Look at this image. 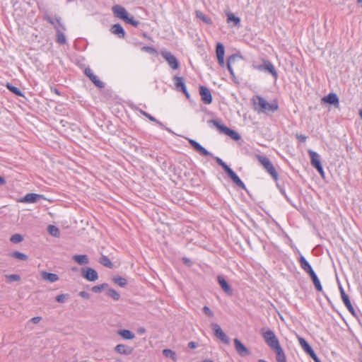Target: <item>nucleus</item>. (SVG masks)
Instances as JSON below:
<instances>
[{
	"label": "nucleus",
	"mask_w": 362,
	"mask_h": 362,
	"mask_svg": "<svg viewBox=\"0 0 362 362\" xmlns=\"http://www.w3.org/2000/svg\"><path fill=\"white\" fill-rule=\"evenodd\" d=\"M253 102L255 106L258 105L259 110L262 112H274L278 109L277 103L274 102L270 104L261 96H255Z\"/></svg>",
	"instance_id": "f257e3e1"
},
{
	"label": "nucleus",
	"mask_w": 362,
	"mask_h": 362,
	"mask_svg": "<svg viewBox=\"0 0 362 362\" xmlns=\"http://www.w3.org/2000/svg\"><path fill=\"white\" fill-rule=\"evenodd\" d=\"M209 123H212L214 126L219 131L221 134H224L230 136L232 139L235 141H238L240 139V134L235 131L230 129L228 127L221 124V121L216 119H211L209 121Z\"/></svg>",
	"instance_id": "f03ea898"
},
{
	"label": "nucleus",
	"mask_w": 362,
	"mask_h": 362,
	"mask_svg": "<svg viewBox=\"0 0 362 362\" xmlns=\"http://www.w3.org/2000/svg\"><path fill=\"white\" fill-rule=\"evenodd\" d=\"M260 333L266 344L272 349L280 346L279 341L272 330L264 327L261 329Z\"/></svg>",
	"instance_id": "7ed1b4c3"
},
{
	"label": "nucleus",
	"mask_w": 362,
	"mask_h": 362,
	"mask_svg": "<svg viewBox=\"0 0 362 362\" xmlns=\"http://www.w3.org/2000/svg\"><path fill=\"white\" fill-rule=\"evenodd\" d=\"M256 158L262 165L267 173L274 178V180H277L279 177L278 173L269 159L266 156L259 154L256 155Z\"/></svg>",
	"instance_id": "20e7f679"
},
{
	"label": "nucleus",
	"mask_w": 362,
	"mask_h": 362,
	"mask_svg": "<svg viewBox=\"0 0 362 362\" xmlns=\"http://www.w3.org/2000/svg\"><path fill=\"white\" fill-rule=\"evenodd\" d=\"M254 68L258 71L271 74L275 80L278 78V73L274 66L268 60L264 59L262 64L254 66Z\"/></svg>",
	"instance_id": "39448f33"
},
{
	"label": "nucleus",
	"mask_w": 362,
	"mask_h": 362,
	"mask_svg": "<svg viewBox=\"0 0 362 362\" xmlns=\"http://www.w3.org/2000/svg\"><path fill=\"white\" fill-rule=\"evenodd\" d=\"M161 56L166 60L168 65L173 69H177L180 67V63L176 57L170 52L163 49L160 51Z\"/></svg>",
	"instance_id": "423d86ee"
},
{
	"label": "nucleus",
	"mask_w": 362,
	"mask_h": 362,
	"mask_svg": "<svg viewBox=\"0 0 362 362\" xmlns=\"http://www.w3.org/2000/svg\"><path fill=\"white\" fill-rule=\"evenodd\" d=\"M211 327L212 328L214 335L219 339L223 343L226 344H229L230 340L229 338L226 336L224 332L222 330L221 327L217 323H211Z\"/></svg>",
	"instance_id": "0eeeda50"
},
{
	"label": "nucleus",
	"mask_w": 362,
	"mask_h": 362,
	"mask_svg": "<svg viewBox=\"0 0 362 362\" xmlns=\"http://www.w3.org/2000/svg\"><path fill=\"white\" fill-rule=\"evenodd\" d=\"M81 273V276L89 281H95L98 279V272L90 267H83Z\"/></svg>",
	"instance_id": "6e6552de"
},
{
	"label": "nucleus",
	"mask_w": 362,
	"mask_h": 362,
	"mask_svg": "<svg viewBox=\"0 0 362 362\" xmlns=\"http://www.w3.org/2000/svg\"><path fill=\"white\" fill-rule=\"evenodd\" d=\"M173 81L175 82V89L178 91L182 92L185 95L186 98L189 99V94L187 90L183 77L175 76L173 77Z\"/></svg>",
	"instance_id": "1a4fd4ad"
},
{
	"label": "nucleus",
	"mask_w": 362,
	"mask_h": 362,
	"mask_svg": "<svg viewBox=\"0 0 362 362\" xmlns=\"http://www.w3.org/2000/svg\"><path fill=\"white\" fill-rule=\"evenodd\" d=\"M235 349L240 356H247L250 355V351L238 339H234Z\"/></svg>",
	"instance_id": "9d476101"
},
{
	"label": "nucleus",
	"mask_w": 362,
	"mask_h": 362,
	"mask_svg": "<svg viewBox=\"0 0 362 362\" xmlns=\"http://www.w3.org/2000/svg\"><path fill=\"white\" fill-rule=\"evenodd\" d=\"M199 94L202 102L204 104L209 105L212 102V95L211 91L206 86H201L199 87Z\"/></svg>",
	"instance_id": "9b49d317"
},
{
	"label": "nucleus",
	"mask_w": 362,
	"mask_h": 362,
	"mask_svg": "<svg viewBox=\"0 0 362 362\" xmlns=\"http://www.w3.org/2000/svg\"><path fill=\"white\" fill-rule=\"evenodd\" d=\"M112 11L115 16H116L117 18H119L123 20L124 21H125V19H127L129 13L124 7L119 5H115L112 6Z\"/></svg>",
	"instance_id": "f8f14e48"
},
{
	"label": "nucleus",
	"mask_w": 362,
	"mask_h": 362,
	"mask_svg": "<svg viewBox=\"0 0 362 362\" xmlns=\"http://www.w3.org/2000/svg\"><path fill=\"white\" fill-rule=\"evenodd\" d=\"M43 198L44 197L42 194L28 193L25 194L23 198L20 199L18 202L21 203H35L39 199Z\"/></svg>",
	"instance_id": "ddd939ff"
},
{
	"label": "nucleus",
	"mask_w": 362,
	"mask_h": 362,
	"mask_svg": "<svg viewBox=\"0 0 362 362\" xmlns=\"http://www.w3.org/2000/svg\"><path fill=\"white\" fill-rule=\"evenodd\" d=\"M240 58L237 54H233L230 56L227 61V67L230 75L234 78L233 66H236L238 62H240Z\"/></svg>",
	"instance_id": "4468645a"
},
{
	"label": "nucleus",
	"mask_w": 362,
	"mask_h": 362,
	"mask_svg": "<svg viewBox=\"0 0 362 362\" xmlns=\"http://www.w3.org/2000/svg\"><path fill=\"white\" fill-rule=\"evenodd\" d=\"M339 291H340V294H341V299H342L345 306L346 307L348 310L352 315H355V310H354V307L351 305V301L349 300V296L345 293V291H344L343 288L341 286H339Z\"/></svg>",
	"instance_id": "2eb2a0df"
},
{
	"label": "nucleus",
	"mask_w": 362,
	"mask_h": 362,
	"mask_svg": "<svg viewBox=\"0 0 362 362\" xmlns=\"http://www.w3.org/2000/svg\"><path fill=\"white\" fill-rule=\"evenodd\" d=\"M228 176L233 180V182L239 187L243 189L247 190L245 185L243 182L239 178V177L235 173V172L230 168L226 172Z\"/></svg>",
	"instance_id": "dca6fc26"
},
{
	"label": "nucleus",
	"mask_w": 362,
	"mask_h": 362,
	"mask_svg": "<svg viewBox=\"0 0 362 362\" xmlns=\"http://www.w3.org/2000/svg\"><path fill=\"white\" fill-rule=\"evenodd\" d=\"M189 143L193 147V148L202 156H207L211 155L210 152H209L205 148H204L195 140L189 139Z\"/></svg>",
	"instance_id": "f3484780"
},
{
	"label": "nucleus",
	"mask_w": 362,
	"mask_h": 362,
	"mask_svg": "<svg viewBox=\"0 0 362 362\" xmlns=\"http://www.w3.org/2000/svg\"><path fill=\"white\" fill-rule=\"evenodd\" d=\"M216 57H217L218 64L221 66H223L225 65V62H224L225 48H224V46L223 45V44H221V42H218L216 44Z\"/></svg>",
	"instance_id": "a211bd4d"
},
{
	"label": "nucleus",
	"mask_w": 362,
	"mask_h": 362,
	"mask_svg": "<svg viewBox=\"0 0 362 362\" xmlns=\"http://www.w3.org/2000/svg\"><path fill=\"white\" fill-rule=\"evenodd\" d=\"M85 74L97 87H104V83L98 78V77L93 74V71L90 68H87L85 69Z\"/></svg>",
	"instance_id": "6ab92c4d"
},
{
	"label": "nucleus",
	"mask_w": 362,
	"mask_h": 362,
	"mask_svg": "<svg viewBox=\"0 0 362 362\" xmlns=\"http://www.w3.org/2000/svg\"><path fill=\"white\" fill-rule=\"evenodd\" d=\"M322 102L334 105L336 107H339V98L337 94L334 93H330L327 96L323 97L322 98Z\"/></svg>",
	"instance_id": "aec40b11"
},
{
	"label": "nucleus",
	"mask_w": 362,
	"mask_h": 362,
	"mask_svg": "<svg viewBox=\"0 0 362 362\" xmlns=\"http://www.w3.org/2000/svg\"><path fill=\"white\" fill-rule=\"evenodd\" d=\"M218 282L223 289V291L228 296L233 295V290L231 287L229 286L228 282L226 281V279L222 276H218L217 277Z\"/></svg>",
	"instance_id": "412c9836"
},
{
	"label": "nucleus",
	"mask_w": 362,
	"mask_h": 362,
	"mask_svg": "<svg viewBox=\"0 0 362 362\" xmlns=\"http://www.w3.org/2000/svg\"><path fill=\"white\" fill-rule=\"evenodd\" d=\"M133 348L125 345V344H118L115 347V351L122 355H130L133 352Z\"/></svg>",
	"instance_id": "4be33fe9"
},
{
	"label": "nucleus",
	"mask_w": 362,
	"mask_h": 362,
	"mask_svg": "<svg viewBox=\"0 0 362 362\" xmlns=\"http://www.w3.org/2000/svg\"><path fill=\"white\" fill-rule=\"evenodd\" d=\"M41 278L46 281L54 283L57 281L59 279V277L57 274L53 273H49L45 271H42L40 272Z\"/></svg>",
	"instance_id": "5701e85b"
},
{
	"label": "nucleus",
	"mask_w": 362,
	"mask_h": 362,
	"mask_svg": "<svg viewBox=\"0 0 362 362\" xmlns=\"http://www.w3.org/2000/svg\"><path fill=\"white\" fill-rule=\"evenodd\" d=\"M308 153L310 158V163L313 168H316L321 165L320 157L318 153L310 149L308 151Z\"/></svg>",
	"instance_id": "b1692460"
},
{
	"label": "nucleus",
	"mask_w": 362,
	"mask_h": 362,
	"mask_svg": "<svg viewBox=\"0 0 362 362\" xmlns=\"http://www.w3.org/2000/svg\"><path fill=\"white\" fill-rule=\"evenodd\" d=\"M73 260L79 265L88 264L90 261L86 255H75L72 257Z\"/></svg>",
	"instance_id": "393cba45"
},
{
	"label": "nucleus",
	"mask_w": 362,
	"mask_h": 362,
	"mask_svg": "<svg viewBox=\"0 0 362 362\" xmlns=\"http://www.w3.org/2000/svg\"><path fill=\"white\" fill-rule=\"evenodd\" d=\"M110 31L119 38H124L125 36V32L120 24L113 25L110 28Z\"/></svg>",
	"instance_id": "a878e982"
},
{
	"label": "nucleus",
	"mask_w": 362,
	"mask_h": 362,
	"mask_svg": "<svg viewBox=\"0 0 362 362\" xmlns=\"http://www.w3.org/2000/svg\"><path fill=\"white\" fill-rule=\"evenodd\" d=\"M308 274L309 276H310L313 284H314V286H315V288H316V290L317 291H322V286L321 285V283L318 279V277L317 276L316 274L315 273V272L313 271V269L312 271H310V272H308Z\"/></svg>",
	"instance_id": "bb28decb"
},
{
	"label": "nucleus",
	"mask_w": 362,
	"mask_h": 362,
	"mask_svg": "<svg viewBox=\"0 0 362 362\" xmlns=\"http://www.w3.org/2000/svg\"><path fill=\"white\" fill-rule=\"evenodd\" d=\"M276 354L277 362H286V355L281 345L272 349Z\"/></svg>",
	"instance_id": "cd10ccee"
},
{
	"label": "nucleus",
	"mask_w": 362,
	"mask_h": 362,
	"mask_svg": "<svg viewBox=\"0 0 362 362\" xmlns=\"http://www.w3.org/2000/svg\"><path fill=\"white\" fill-rule=\"evenodd\" d=\"M226 15L227 16V23H230L231 22L233 23V25L240 26V19L238 17H236L233 13L230 11H226Z\"/></svg>",
	"instance_id": "c85d7f7f"
},
{
	"label": "nucleus",
	"mask_w": 362,
	"mask_h": 362,
	"mask_svg": "<svg viewBox=\"0 0 362 362\" xmlns=\"http://www.w3.org/2000/svg\"><path fill=\"white\" fill-rule=\"evenodd\" d=\"M299 263L301 269L307 274L313 270L312 267L303 256L300 257Z\"/></svg>",
	"instance_id": "c756f323"
},
{
	"label": "nucleus",
	"mask_w": 362,
	"mask_h": 362,
	"mask_svg": "<svg viewBox=\"0 0 362 362\" xmlns=\"http://www.w3.org/2000/svg\"><path fill=\"white\" fill-rule=\"evenodd\" d=\"M117 334L121 336L124 339H133L135 338V334L128 329H120L117 331Z\"/></svg>",
	"instance_id": "7c9ffc66"
},
{
	"label": "nucleus",
	"mask_w": 362,
	"mask_h": 362,
	"mask_svg": "<svg viewBox=\"0 0 362 362\" xmlns=\"http://www.w3.org/2000/svg\"><path fill=\"white\" fill-rule=\"evenodd\" d=\"M298 341L300 345L301 346L302 349L304 350V351L308 354L311 351H313L312 347L310 346V344L307 342V341L303 339V337H298Z\"/></svg>",
	"instance_id": "2f4dec72"
},
{
	"label": "nucleus",
	"mask_w": 362,
	"mask_h": 362,
	"mask_svg": "<svg viewBox=\"0 0 362 362\" xmlns=\"http://www.w3.org/2000/svg\"><path fill=\"white\" fill-rule=\"evenodd\" d=\"M196 16L208 25L212 24V20L200 11H196Z\"/></svg>",
	"instance_id": "473e14b6"
},
{
	"label": "nucleus",
	"mask_w": 362,
	"mask_h": 362,
	"mask_svg": "<svg viewBox=\"0 0 362 362\" xmlns=\"http://www.w3.org/2000/svg\"><path fill=\"white\" fill-rule=\"evenodd\" d=\"M99 262L102 265H103V266H105V267H106L107 268L111 269V268L113 267V264H112V262L110 261V259L107 256L103 255L100 258Z\"/></svg>",
	"instance_id": "72a5a7b5"
},
{
	"label": "nucleus",
	"mask_w": 362,
	"mask_h": 362,
	"mask_svg": "<svg viewBox=\"0 0 362 362\" xmlns=\"http://www.w3.org/2000/svg\"><path fill=\"white\" fill-rule=\"evenodd\" d=\"M163 354L166 358H170L173 359L174 361H177V356L174 351L168 349H165L163 350Z\"/></svg>",
	"instance_id": "f704fd0d"
},
{
	"label": "nucleus",
	"mask_w": 362,
	"mask_h": 362,
	"mask_svg": "<svg viewBox=\"0 0 362 362\" xmlns=\"http://www.w3.org/2000/svg\"><path fill=\"white\" fill-rule=\"evenodd\" d=\"M11 257L23 261H26L28 259V255L18 251L12 252Z\"/></svg>",
	"instance_id": "c9c22d12"
},
{
	"label": "nucleus",
	"mask_w": 362,
	"mask_h": 362,
	"mask_svg": "<svg viewBox=\"0 0 362 362\" xmlns=\"http://www.w3.org/2000/svg\"><path fill=\"white\" fill-rule=\"evenodd\" d=\"M112 281L121 287H124L127 284V279L122 276H115L112 279Z\"/></svg>",
	"instance_id": "e433bc0d"
},
{
	"label": "nucleus",
	"mask_w": 362,
	"mask_h": 362,
	"mask_svg": "<svg viewBox=\"0 0 362 362\" xmlns=\"http://www.w3.org/2000/svg\"><path fill=\"white\" fill-rule=\"evenodd\" d=\"M47 230L50 235H52L54 237H59V230L57 227L49 225L47 228Z\"/></svg>",
	"instance_id": "4c0bfd02"
},
{
	"label": "nucleus",
	"mask_w": 362,
	"mask_h": 362,
	"mask_svg": "<svg viewBox=\"0 0 362 362\" xmlns=\"http://www.w3.org/2000/svg\"><path fill=\"white\" fill-rule=\"evenodd\" d=\"M6 87L13 94L18 95V96H23V93L18 88L12 86L11 84L8 83L6 84Z\"/></svg>",
	"instance_id": "58836bf2"
},
{
	"label": "nucleus",
	"mask_w": 362,
	"mask_h": 362,
	"mask_svg": "<svg viewBox=\"0 0 362 362\" xmlns=\"http://www.w3.org/2000/svg\"><path fill=\"white\" fill-rule=\"evenodd\" d=\"M57 41L61 45L66 43L65 35L58 28H57Z\"/></svg>",
	"instance_id": "ea45409f"
},
{
	"label": "nucleus",
	"mask_w": 362,
	"mask_h": 362,
	"mask_svg": "<svg viewBox=\"0 0 362 362\" xmlns=\"http://www.w3.org/2000/svg\"><path fill=\"white\" fill-rule=\"evenodd\" d=\"M108 287L107 284H102L100 285L94 286L92 287L91 291L95 293H100L103 290Z\"/></svg>",
	"instance_id": "a19ab883"
},
{
	"label": "nucleus",
	"mask_w": 362,
	"mask_h": 362,
	"mask_svg": "<svg viewBox=\"0 0 362 362\" xmlns=\"http://www.w3.org/2000/svg\"><path fill=\"white\" fill-rule=\"evenodd\" d=\"M7 282L20 281L21 277L18 274H8L5 276Z\"/></svg>",
	"instance_id": "79ce46f5"
},
{
	"label": "nucleus",
	"mask_w": 362,
	"mask_h": 362,
	"mask_svg": "<svg viewBox=\"0 0 362 362\" xmlns=\"http://www.w3.org/2000/svg\"><path fill=\"white\" fill-rule=\"evenodd\" d=\"M107 294L115 300H118L120 298L119 293L114 289L110 288L107 291Z\"/></svg>",
	"instance_id": "37998d69"
},
{
	"label": "nucleus",
	"mask_w": 362,
	"mask_h": 362,
	"mask_svg": "<svg viewBox=\"0 0 362 362\" xmlns=\"http://www.w3.org/2000/svg\"><path fill=\"white\" fill-rule=\"evenodd\" d=\"M23 237L21 234H14L10 238V241L13 243H19L22 242Z\"/></svg>",
	"instance_id": "c03bdc74"
},
{
	"label": "nucleus",
	"mask_w": 362,
	"mask_h": 362,
	"mask_svg": "<svg viewBox=\"0 0 362 362\" xmlns=\"http://www.w3.org/2000/svg\"><path fill=\"white\" fill-rule=\"evenodd\" d=\"M216 162L218 165L221 166L224 171L226 173L230 168L225 163L223 162L220 158L216 157L215 158Z\"/></svg>",
	"instance_id": "a18cd8bd"
},
{
	"label": "nucleus",
	"mask_w": 362,
	"mask_h": 362,
	"mask_svg": "<svg viewBox=\"0 0 362 362\" xmlns=\"http://www.w3.org/2000/svg\"><path fill=\"white\" fill-rule=\"evenodd\" d=\"M124 21L134 27H137L139 25V22L136 21L133 16H130L129 15L127 16V19H125Z\"/></svg>",
	"instance_id": "49530a36"
},
{
	"label": "nucleus",
	"mask_w": 362,
	"mask_h": 362,
	"mask_svg": "<svg viewBox=\"0 0 362 362\" xmlns=\"http://www.w3.org/2000/svg\"><path fill=\"white\" fill-rule=\"evenodd\" d=\"M203 313L209 318H213L214 317V312L211 310L208 306H204L202 308Z\"/></svg>",
	"instance_id": "de8ad7c7"
},
{
	"label": "nucleus",
	"mask_w": 362,
	"mask_h": 362,
	"mask_svg": "<svg viewBox=\"0 0 362 362\" xmlns=\"http://www.w3.org/2000/svg\"><path fill=\"white\" fill-rule=\"evenodd\" d=\"M140 112L144 115L146 117H147L149 120L152 121V122H155L159 124H162L161 122H158L155 117H153V116H151V115H149L148 113L146 112L144 110H140Z\"/></svg>",
	"instance_id": "09e8293b"
},
{
	"label": "nucleus",
	"mask_w": 362,
	"mask_h": 362,
	"mask_svg": "<svg viewBox=\"0 0 362 362\" xmlns=\"http://www.w3.org/2000/svg\"><path fill=\"white\" fill-rule=\"evenodd\" d=\"M68 298H69L68 294H60V295H58L55 299L58 303H64L65 301V300L67 299Z\"/></svg>",
	"instance_id": "8fccbe9b"
},
{
	"label": "nucleus",
	"mask_w": 362,
	"mask_h": 362,
	"mask_svg": "<svg viewBox=\"0 0 362 362\" xmlns=\"http://www.w3.org/2000/svg\"><path fill=\"white\" fill-rule=\"evenodd\" d=\"M141 50L148 52V53H151V54H154L156 52V50L153 47H149V46H144L141 48Z\"/></svg>",
	"instance_id": "3c124183"
},
{
	"label": "nucleus",
	"mask_w": 362,
	"mask_h": 362,
	"mask_svg": "<svg viewBox=\"0 0 362 362\" xmlns=\"http://www.w3.org/2000/svg\"><path fill=\"white\" fill-rule=\"evenodd\" d=\"M308 355L314 360L315 362H321L314 351H311Z\"/></svg>",
	"instance_id": "603ef678"
},
{
	"label": "nucleus",
	"mask_w": 362,
	"mask_h": 362,
	"mask_svg": "<svg viewBox=\"0 0 362 362\" xmlns=\"http://www.w3.org/2000/svg\"><path fill=\"white\" fill-rule=\"evenodd\" d=\"M79 296L85 299H89L90 298V294L86 291H81L79 293Z\"/></svg>",
	"instance_id": "864d4df0"
},
{
	"label": "nucleus",
	"mask_w": 362,
	"mask_h": 362,
	"mask_svg": "<svg viewBox=\"0 0 362 362\" xmlns=\"http://www.w3.org/2000/svg\"><path fill=\"white\" fill-rule=\"evenodd\" d=\"M296 138L301 142H305L307 139V136L303 134H296Z\"/></svg>",
	"instance_id": "5fc2aeb1"
},
{
	"label": "nucleus",
	"mask_w": 362,
	"mask_h": 362,
	"mask_svg": "<svg viewBox=\"0 0 362 362\" xmlns=\"http://www.w3.org/2000/svg\"><path fill=\"white\" fill-rule=\"evenodd\" d=\"M317 171L318 173L322 176L324 177V175H325V173H324V170H323V168L322 166V165H318L317 167L315 168Z\"/></svg>",
	"instance_id": "6e6d98bb"
},
{
	"label": "nucleus",
	"mask_w": 362,
	"mask_h": 362,
	"mask_svg": "<svg viewBox=\"0 0 362 362\" xmlns=\"http://www.w3.org/2000/svg\"><path fill=\"white\" fill-rule=\"evenodd\" d=\"M55 21L57 23V24L62 28L65 29L64 26L62 23L61 18L60 17H56Z\"/></svg>",
	"instance_id": "4d7b16f0"
},
{
	"label": "nucleus",
	"mask_w": 362,
	"mask_h": 362,
	"mask_svg": "<svg viewBox=\"0 0 362 362\" xmlns=\"http://www.w3.org/2000/svg\"><path fill=\"white\" fill-rule=\"evenodd\" d=\"M41 317H34L31 319V321L34 323V324H37L38 322H40V321L41 320Z\"/></svg>",
	"instance_id": "13d9d810"
},
{
	"label": "nucleus",
	"mask_w": 362,
	"mask_h": 362,
	"mask_svg": "<svg viewBox=\"0 0 362 362\" xmlns=\"http://www.w3.org/2000/svg\"><path fill=\"white\" fill-rule=\"evenodd\" d=\"M45 19L48 21L49 23H51L52 25H54V21L53 18H52L50 16H46L45 17Z\"/></svg>",
	"instance_id": "bf43d9fd"
},
{
	"label": "nucleus",
	"mask_w": 362,
	"mask_h": 362,
	"mask_svg": "<svg viewBox=\"0 0 362 362\" xmlns=\"http://www.w3.org/2000/svg\"><path fill=\"white\" fill-rule=\"evenodd\" d=\"M197 344L194 341H190L188 344V347L189 349H195V348H197Z\"/></svg>",
	"instance_id": "052dcab7"
},
{
	"label": "nucleus",
	"mask_w": 362,
	"mask_h": 362,
	"mask_svg": "<svg viewBox=\"0 0 362 362\" xmlns=\"http://www.w3.org/2000/svg\"><path fill=\"white\" fill-rule=\"evenodd\" d=\"M6 183V181L4 180V177H2L1 176H0V185H4Z\"/></svg>",
	"instance_id": "680f3d73"
},
{
	"label": "nucleus",
	"mask_w": 362,
	"mask_h": 362,
	"mask_svg": "<svg viewBox=\"0 0 362 362\" xmlns=\"http://www.w3.org/2000/svg\"><path fill=\"white\" fill-rule=\"evenodd\" d=\"M182 260L185 264H189V262H190L189 259L186 257L183 258Z\"/></svg>",
	"instance_id": "e2e57ef3"
},
{
	"label": "nucleus",
	"mask_w": 362,
	"mask_h": 362,
	"mask_svg": "<svg viewBox=\"0 0 362 362\" xmlns=\"http://www.w3.org/2000/svg\"><path fill=\"white\" fill-rule=\"evenodd\" d=\"M202 362H213L211 360L209 359H205Z\"/></svg>",
	"instance_id": "0e129e2a"
},
{
	"label": "nucleus",
	"mask_w": 362,
	"mask_h": 362,
	"mask_svg": "<svg viewBox=\"0 0 362 362\" xmlns=\"http://www.w3.org/2000/svg\"><path fill=\"white\" fill-rule=\"evenodd\" d=\"M359 115L362 119V109L359 110Z\"/></svg>",
	"instance_id": "69168bd1"
},
{
	"label": "nucleus",
	"mask_w": 362,
	"mask_h": 362,
	"mask_svg": "<svg viewBox=\"0 0 362 362\" xmlns=\"http://www.w3.org/2000/svg\"><path fill=\"white\" fill-rule=\"evenodd\" d=\"M77 270H78V269L76 267L72 268V271H74V272H76Z\"/></svg>",
	"instance_id": "338daca9"
},
{
	"label": "nucleus",
	"mask_w": 362,
	"mask_h": 362,
	"mask_svg": "<svg viewBox=\"0 0 362 362\" xmlns=\"http://www.w3.org/2000/svg\"><path fill=\"white\" fill-rule=\"evenodd\" d=\"M358 4H362V0H357Z\"/></svg>",
	"instance_id": "774afa93"
}]
</instances>
